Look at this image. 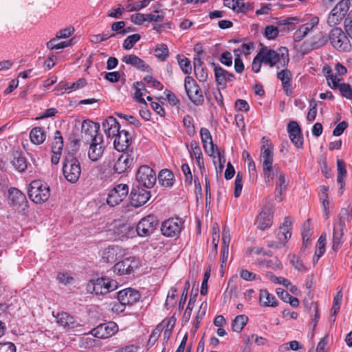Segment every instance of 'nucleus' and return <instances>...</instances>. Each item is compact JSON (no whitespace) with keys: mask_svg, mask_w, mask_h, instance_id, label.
Returning a JSON list of instances; mask_svg holds the SVG:
<instances>
[{"mask_svg":"<svg viewBox=\"0 0 352 352\" xmlns=\"http://www.w3.org/2000/svg\"><path fill=\"white\" fill-rule=\"evenodd\" d=\"M63 173L69 182L74 184L78 181L81 174V166L78 160L74 155L69 153L65 156Z\"/></svg>","mask_w":352,"mask_h":352,"instance_id":"f257e3e1","label":"nucleus"},{"mask_svg":"<svg viewBox=\"0 0 352 352\" xmlns=\"http://www.w3.org/2000/svg\"><path fill=\"white\" fill-rule=\"evenodd\" d=\"M118 282L107 277L91 280L87 285V290L96 295L107 294L118 288Z\"/></svg>","mask_w":352,"mask_h":352,"instance_id":"f03ea898","label":"nucleus"},{"mask_svg":"<svg viewBox=\"0 0 352 352\" xmlns=\"http://www.w3.org/2000/svg\"><path fill=\"white\" fill-rule=\"evenodd\" d=\"M50 187L47 184L41 180L32 181L28 189L30 199L36 204H41L46 201L50 196Z\"/></svg>","mask_w":352,"mask_h":352,"instance_id":"7ed1b4c3","label":"nucleus"},{"mask_svg":"<svg viewBox=\"0 0 352 352\" xmlns=\"http://www.w3.org/2000/svg\"><path fill=\"white\" fill-rule=\"evenodd\" d=\"M263 63L274 67L277 63L280 62L282 66L285 67L289 63L288 51L285 47L280 48L275 51L274 50H267L263 54H261Z\"/></svg>","mask_w":352,"mask_h":352,"instance_id":"20e7f679","label":"nucleus"},{"mask_svg":"<svg viewBox=\"0 0 352 352\" xmlns=\"http://www.w3.org/2000/svg\"><path fill=\"white\" fill-rule=\"evenodd\" d=\"M329 41L332 46L340 52L350 50L351 45L349 40L342 29L338 28H333L329 34Z\"/></svg>","mask_w":352,"mask_h":352,"instance_id":"39448f33","label":"nucleus"},{"mask_svg":"<svg viewBox=\"0 0 352 352\" xmlns=\"http://www.w3.org/2000/svg\"><path fill=\"white\" fill-rule=\"evenodd\" d=\"M350 5V0L340 1L330 12L327 21V24L331 27L339 24L345 17Z\"/></svg>","mask_w":352,"mask_h":352,"instance_id":"423d86ee","label":"nucleus"},{"mask_svg":"<svg viewBox=\"0 0 352 352\" xmlns=\"http://www.w3.org/2000/svg\"><path fill=\"white\" fill-rule=\"evenodd\" d=\"M135 179L138 185L146 188H152L156 182L155 172L147 165L140 166L137 170Z\"/></svg>","mask_w":352,"mask_h":352,"instance_id":"0eeeda50","label":"nucleus"},{"mask_svg":"<svg viewBox=\"0 0 352 352\" xmlns=\"http://www.w3.org/2000/svg\"><path fill=\"white\" fill-rule=\"evenodd\" d=\"M184 87L189 99L195 105L203 104L204 98L202 91L196 81L190 76L185 78Z\"/></svg>","mask_w":352,"mask_h":352,"instance_id":"6e6552de","label":"nucleus"},{"mask_svg":"<svg viewBox=\"0 0 352 352\" xmlns=\"http://www.w3.org/2000/svg\"><path fill=\"white\" fill-rule=\"evenodd\" d=\"M183 223V221L178 217L166 219L162 223V234L167 237H177L181 232Z\"/></svg>","mask_w":352,"mask_h":352,"instance_id":"1a4fd4ad","label":"nucleus"},{"mask_svg":"<svg viewBox=\"0 0 352 352\" xmlns=\"http://www.w3.org/2000/svg\"><path fill=\"white\" fill-rule=\"evenodd\" d=\"M135 162V153L132 151H124L114 164V170L118 174L124 173Z\"/></svg>","mask_w":352,"mask_h":352,"instance_id":"9d476101","label":"nucleus"},{"mask_svg":"<svg viewBox=\"0 0 352 352\" xmlns=\"http://www.w3.org/2000/svg\"><path fill=\"white\" fill-rule=\"evenodd\" d=\"M128 192L129 187L126 184L117 185L108 192L107 204L111 207L120 204L126 198Z\"/></svg>","mask_w":352,"mask_h":352,"instance_id":"9b49d317","label":"nucleus"},{"mask_svg":"<svg viewBox=\"0 0 352 352\" xmlns=\"http://www.w3.org/2000/svg\"><path fill=\"white\" fill-rule=\"evenodd\" d=\"M158 225V220L153 215H147L142 218L136 226V231L139 236H146L151 234Z\"/></svg>","mask_w":352,"mask_h":352,"instance_id":"f8f14e48","label":"nucleus"},{"mask_svg":"<svg viewBox=\"0 0 352 352\" xmlns=\"http://www.w3.org/2000/svg\"><path fill=\"white\" fill-rule=\"evenodd\" d=\"M8 204L20 212L24 211L28 207L25 195L16 188H10L8 190Z\"/></svg>","mask_w":352,"mask_h":352,"instance_id":"ddd939ff","label":"nucleus"},{"mask_svg":"<svg viewBox=\"0 0 352 352\" xmlns=\"http://www.w3.org/2000/svg\"><path fill=\"white\" fill-rule=\"evenodd\" d=\"M131 204L135 208L145 204L151 197V192L144 189L139 185L133 186L131 194Z\"/></svg>","mask_w":352,"mask_h":352,"instance_id":"4468645a","label":"nucleus"},{"mask_svg":"<svg viewBox=\"0 0 352 352\" xmlns=\"http://www.w3.org/2000/svg\"><path fill=\"white\" fill-rule=\"evenodd\" d=\"M118 330V327L113 322H109L98 325L91 330V333L94 337L105 339L113 336Z\"/></svg>","mask_w":352,"mask_h":352,"instance_id":"2eb2a0df","label":"nucleus"},{"mask_svg":"<svg viewBox=\"0 0 352 352\" xmlns=\"http://www.w3.org/2000/svg\"><path fill=\"white\" fill-rule=\"evenodd\" d=\"M52 315L56 319L57 324L65 330H69L80 326L78 321L69 314L61 311L56 314L54 312Z\"/></svg>","mask_w":352,"mask_h":352,"instance_id":"dca6fc26","label":"nucleus"},{"mask_svg":"<svg viewBox=\"0 0 352 352\" xmlns=\"http://www.w3.org/2000/svg\"><path fill=\"white\" fill-rule=\"evenodd\" d=\"M104 148L103 136L95 137L89 145L88 157L92 162L98 161L102 156Z\"/></svg>","mask_w":352,"mask_h":352,"instance_id":"f3484780","label":"nucleus"},{"mask_svg":"<svg viewBox=\"0 0 352 352\" xmlns=\"http://www.w3.org/2000/svg\"><path fill=\"white\" fill-rule=\"evenodd\" d=\"M118 300L122 305H132L140 298V293L132 288H126L118 293Z\"/></svg>","mask_w":352,"mask_h":352,"instance_id":"a211bd4d","label":"nucleus"},{"mask_svg":"<svg viewBox=\"0 0 352 352\" xmlns=\"http://www.w3.org/2000/svg\"><path fill=\"white\" fill-rule=\"evenodd\" d=\"M115 137L113 142L115 148L119 152L126 151L132 141L129 132L126 130H119Z\"/></svg>","mask_w":352,"mask_h":352,"instance_id":"6ab92c4d","label":"nucleus"},{"mask_svg":"<svg viewBox=\"0 0 352 352\" xmlns=\"http://www.w3.org/2000/svg\"><path fill=\"white\" fill-rule=\"evenodd\" d=\"M137 267V261L133 257H129L118 262L113 267L114 272L119 275L131 274Z\"/></svg>","mask_w":352,"mask_h":352,"instance_id":"aec40b11","label":"nucleus"},{"mask_svg":"<svg viewBox=\"0 0 352 352\" xmlns=\"http://www.w3.org/2000/svg\"><path fill=\"white\" fill-rule=\"evenodd\" d=\"M212 65L214 66L215 80L218 85L226 87L227 82H232L236 79L234 74L229 73L221 67L216 65L214 63H212Z\"/></svg>","mask_w":352,"mask_h":352,"instance_id":"412c9836","label":"nucleus"},{"mask_svg":"<svg viewBox=\"0 0 352 352\" xmlns=\"http://www.w3.org/2000/svg\"><path fill=\"white\" fill-rule=\"evenodd\" d=\"M287 132L291 141L297 148L302 146L303 141L301 134V129L296 121H291L287 125Z\"/></svg>","mask_w":352,"mask_h":352,"instance_id":"4be33fe9","label":"nucleus"},{"mask_svg":"<svg viewBox=\"0 0 352 352\" xmlns=\"http://www.w3.org/2000/svg\"><path fill=\"white\" fill-rule=\"evenodd\" d=\"M122 254V250L120 246L111 245L102 250V258L106 263H113Z\"/></svg>","mask_w":352,"mask_h":352,"instance_id":"5701e85b","label":"nucleus"},{"mask_svg":"<svg viewBox=\"0 0 352 352\" xmlns=\"http://www.w3.org/2000/svg\"><path fill=\"white\" fill-rule=\"evenodd\" d=\"M99 130L100 124L98 123L94 122L91 120H84L82 123L81 133L91 140H93V138H95V137L102 136L98 134Z\"/></svg>","mask_w":352,"mask_h":352,"instance_id":"b1692460","label":"nucleus"},{"mask_svg":"<svg viewBox=\"0 0 352 352\" xmlns=\"http://www.w3.org/2000/svg\"><path fill=\"white\" fill-rule=\"evenodd\" d=\"M277 78L281 81L283 89L287 96H291L293 93L292 89V73L289 69H283L277 73Z\"/></svg>","mask_w":352,"mask_h":352,"instance_id":"393cba45","label":"nucleus"},{"mask_svg":"<svg viewBox=\"0 0 352 352\" xmlns=\"http://www.w3.org/2000/svg\"><path fill=\"white\" fill-rule=\"evenodd\" d=\"M273 213L270 210L262 211L257 216L255 225L261 230H265L272 225Z\"/></svg>","mask_w":352,"mask_h":352,"instance_id":"a878e982","label":"nucleus"},{"mask_svg":"<svg viewBox=\"0 0 352 352\" xmlns=\"http://www.w3.org/2000/svg\"><path fill=\"white\" fill-rule=\"evenodd\" d=\"M102 129L107 137H114L120 130V124L113 116H109L102 122Z\"/></svg>","mask_w":352,"mask_h":352,"instance_id":"bb28decb","label":"nucleus"},{"mask_svg":"<svg viewBox=\"0 0 352 352\" xmlns=\"http://www.w3.org/2000/svg\"><path fill=\"white\" fill-rule=\"evenodd\" d=\"M277 181L276 184L274 198L276 201L280 202L283 200L282 194L286 191L287 182L285 175L283 172L276 173Z\"/></svg>","mask_w":352,"mask_h":352,"instance_id":"cd10ccee","label":"nucleus"},{"mask_svg":"<svg viewBox=\"0 0 352 352\" xmlns=\"http://www.w3.org/2000/svg\"><path fill=\"white\" fill-rule=\"evenodd\" d=\"M122 60L126 64L131 65L142 71H148L149 67L142 59L135 54L126 55L122 58Z\"/></svg>","mask_w":352,"mask_h":352,"instance_id":"c85d7f7f","label":"nucleus"},{"mask_svg":"<svg viewBox=\"0 0 352 352\" xmlns=\"http://www.w3.org/2000/svg\"><path fill=\"white\" fill-rule=\"evenodd\" d=\"M190 148L192 153H191V155H194L196 160L197 164L200 169L201 173L203 174L204 170H205L204 158L202 156L201 150L198 144V143L192 140L190 142Z\"/></svg>","mask_w":352,"mask_h":352,"instance_id":"c756f323","label":"nucleus"},{"mask_svg":"<svg viewBox=\"0 0 352 352\" xmlns=\"http://www.w3.org/2000/svg\"><path fill=\"white\" fill-rule=\"evenodd\" d=\"M260 159L263 167L273 166V152L268 146H262Z\"/></svg>","mask_w":352,"mask_h":352,"instance_id":"7c9ffc66","label":"nucleus"},{"mask_svg":"<svg viewBox=\"0 0 352 352\" xmlns=\"http://www.w3.org/2000/svg\"><path fill=\"white\" fill-rule=\"evenodd\" d=\"M31 142L36 145L42 144L46 139L45 131L41 127H34L30 133Z\"/></svg>","mask_w":352,"mask_h":352,"instance_id":"2f4dec72","label":"nucleus"},{"mask_svg":"<svg viewBox=\"0 0 352 352\" xmlns=\"http://www.w3.org/2000/svg\"><path fill=\"white\" fill-rule=\"evenodd\" d=\"M159 183L166 187H170L174 183V175L168 169H163L158 174Z\"/></svg>","mask_w":352,"mask_h":352,"instance_id":"473e14b6","label":"nucleus"},{"mask_svg":"<svg viewBox=\"0 0 352 352\" xmlns=\"http://www.w3.org/2000/svg\"><path fill=\"white\" fill-rule=\"evenodd\" d=\"M259 301L265 307H276L277 302L274 295L269 293L267 289H261L259 294Z\"/></svg>","mask_w":352,"mask_h":352,"instance_id":"72a5a7b5","label":"nucleus"},{"mask_svg":"<svg viewBox=\"0 0 352 352\" xmlns=\"http://www.w3.org/2000/svg\"><path fill=\"white\" fill-rule=\"evenodd\" d=\"M12 164L16 170L20 173L24 172L28 168V162L25 157L17 151L13 154Z\"/></svg>","mask_w":352,"mask_h":352,"instance_id":"f704fd0d","label":"nucleus"},{"mask_svg":"<svg viewBox=\"0 0 352 352\" xmlns=\"http://www.w3.org/2000/svg\"><path fill=\"white\" fill-rule=\"evenodd\" d=\"M200 136L202 143H205L206 141H208V144L210 151V155L212 156L214 153L215 151H217V150L219 149L217 146L215 144H214L212 139V135L209 130L206 128H201L200 130Z\"/></svg>","mask_w":352,"mask_h":352,"instance_id":"c9c22d12","label":"nucleus"},{"mask_svg":"<svg viewBox=\"0 0 352 352\" xmlns=\"http://www.w3.org/2000/svg\"><path fill=\"white\" fill-rule=\"evenodd\" d=\"M342 225L340 223L339 228L335 226L333 229L332 249L334 251H337L340 248L342 243Z\"/></svg>","mask_w":352,"mask_h":352,"instance_id":"e433bc0d","label":"nucleus"},{"mask_svg":"<svg viewBox=\"0 0 352 352\" xmlns=\"http://www.w3.org/2000/svg\"><path fill=\"white\" fill-rule=\"evenodd\" d=\"M337 182L340 184V189L343 190L344 186V178L346 175V170L345 163L339 159L337 160Z\"/></svg>","mask_w":352,"mask_h":352,"instance_id":"4c0bfd02","label":"nucleus"},{"mask_svg":"<svg viewBox=\"0 0 352 352\" xmlns=\"http://www.w3.org/2000/svg\"><path fill=\"white\" fill-rule=\"evenodd\" d=\"M248 321V318L245 315H239L232 321V328L234 331L239 333L242 331Z\"/></svg>","mask_w":352,"mask_h":352,"instance_id":"58836bf2","label":"nucleus"},{"mask_svg":"<svg viewBox=\"0 0 352 352\" xmlns=\"http://www.w3.org/2000/svg\"><path fill=\"white\" fill-rule=\"evenodd\" d=\"M329 41V37L327 38L324 34L322 32H319L316 34L311 40V46L312 49H318L323 45H324L327 41Z\"/></svg>","mask_w":352,"mask_h":352,"instance_id":"ea45409f","label":"nucleus"},{"mask_svg":"<svg viewBox=\"0 0 352 352\" xmlns=\"http://www.w3.org/2000/svg\"><path fill=\"white\" fill-rule=\"evenodd\" d=\"M177 59L180 69L185 74H190L192 72V66L190 60L184 56L178 54Z\"/></svg>","mask_w":352,"mask_h":352,"instance_id":"a19ab883","label":"nucleus"},{"mask_svg":"<svg viewBox=\"0 0 352 352\" xmlns=\"http://www.w3.org/2000/svg\"><path fill=\"white\" fill-rule=\"evenodd\" d=\"M169 54V50L166 44H157L155 48V56L160 60L164 61Z\"/></svg>","mask_w":352,"mask_h":352,"instance_id":"79ce46f5","label":"nucleus"},{"mask_svg":"<svg viewBox=\"0 0 352 352\" xmlns=\"http://www.w3.org/2000/svg\"><path fill=\"white\" fill-rule=\"evenodd\" d=\"M276 235L280 243H282L283 245L285 244L287 240L291 237L292 233L290 230H287L285 227H279L276 231Z\"/></svg>","mask_w":352,"mask_h":352,"instance_id":"37998d69","label":"nucleus"},{"mask_svg":"<svg viewBox=\"0 0 352 352\" xmlns=\"http://www.w3.org/2000/svg\"><path fill=\"white\" fill-rule=\"evenodd\" d=\"M63 148V138L59 131H56L52 144V151L62 152Z\"/></svg>","mask_w":352,"mask_h":352,"instance_id":"c03bdc74","label":"nucleus"},{"mask_svg":"<svg viewBox=\"0 0 352 352\" xmlns=\"http://www.w3.org/2000/svg\"><path fill=\"white\" fill-rule=\"evenodd\" d=\"M133 87L135 89V97L138 100V101L140 103L146 104L145 100L142 98L143 92L142 91H144L146 92V89H145V87L142 82H135L133 83Z\"/></svg>","mask_w":352,"mask_h":352,"instance_id":"a18cd8bd","label":"nucleus"},{"mask_svg":"<svg viewBox=\"0 0 352 352\" xmlns=\"http://www.w3.org/2000/svg\"><path fill=\"white\" fill-rule=\"evenodd\" d=\"M71 41L58 42L56 38H52L47 43V47L51 50L63 49L70 45Z\"/></svg>","mask_w":352,"mask_h":352,"instance_id":"49530a36","label":"nucleus"},{"mask_svg":"<svg viewBox=\"0 0 352 352\" xmlns=\"http://www.w3.org/2000/svg\"><path fill=\"white\" fill-rule=\"evenodd\" d=\"M141 36L138 34H134L126 37L124 41L123 47L125 50H131L134 45L140 39Z\"/></svg>","mask_w":352,"mask_h":352,"instance_id":"de8ad7c7","label":"nucleus"},{"mask_svg":"<svg viewBox=\"0 0 352 352\" xmlns=\"http://www.w3.org/2000/svg\"><path fill=\"white\" fill-rule=\"evenodd\" d=\"M342 299V292L339 291L338 292H337V294L334 296L333 305L331 308V315L332 316H336V314L338 312V311L340 308Z\"/></svg>","mask_w":352,"mask_h":352,"instance_id":"09e8293b","label":"nucleus"},{"mask_svg":"<svg viewBox=\"0 0 352 352\" xmlns=\"http://www.w3.org/2000/svg\"><path fill=\"white\" fill-rule=\"evenodd\" d=\"M243 188V177L242 175L239 172L236 176L234 182V197H239L241 193Z\"/></svg>","mask_w":352,"mask_h":352,"instance_id":"8fccbe9b","label":"nucleus"},{"mask_svg":"<svg viewBox=\"0 0 352 352\" xmlns=\"http://www.w3.org/2000/svg\"><path fill=\"white\" fill-rule=\"evenodd\" d=\"M327 80L331 89H339V86L341 84L340 82L342 80V78H338L336 74H331L327 76Z\"/></svg>","mask_w":352,"mask_h":352,"instance_id":"3c124183","label":"nucleus"},{"mask_svg":"<svg viewBox=\"0 0 352 352\" xmlns=\"http://www.w3.org/2000/svg\"><path fill=\"white\" fill-rule=\"evenodd\" d=\"M266 276L274 283L281 284L286 287H288L290 285V281L288 279L283 277H278L272 274L271 272L267 273Z\"/></svg>","mask_w":352,"mask_h":352,"instance_id":"603ef678","label":"nucleus"},{"mask_svg":"<svg viewBox=\"0 0 352 352\" xmlns=\"http://www.w3.org/2000/svg\"><path fill=\"white\" fill-rule=\"evenodd\" d=\"M116 34L113 33H106L103 34H94L91 36V41L94 43H98L107 40L109 38L113 37Z\"/></svg>","mask_w":352,"mask_h":352,"instance_id":"864d4df0","label":"nucleus"},{"mask_svg":"<svg viewBox=\"0 0 352 352\" xmlns=\"http://www.w3.org/2000/svg\"><path fill=\"white\" fill-rule=\"evenodd\" d=\"M234 4L236 9L234 10L237 12L245 13L248 10L251 9V4L245 3L244 0H235Z\"/></svg>","mask_w":352,"mask_h":352,"instance_id":"5fc2aeb1","label":"nucleus"},{"mask_svg":"<svg viewBox=\"0 0 352 352\" xmlns=\"http://www.w3.org/2000/svg\"><path fill=\"white\" fill-rule=\"evenodd\" d=\"M341 95L347 99H352V88L349 84L341 83L339 86Z\"/></svg>","mask_w":352,"mask_h":352,"instance_id":"6e6d98bb","label":"nucleus"},{"mask_svg":"<svg viewBox=\"0 0 352 352\" xmlns=\"http://www.w3.org/2000/svg\"><path fill=\"white\" fill-rule=\"evenodd\" d=\"M182 170L185 175V184L187 185H191L192 182V175L189 166L187 164L182 165Z\"/></svg>","mask_w":352,"mask_h":352,"instance_id":"4d7b16f0","label":"nucleus"},{"mask_svg":"<svg viewBox=\"0 0 352 352\" xmlns=\"http://www.w3.org/2000/svg\"><path fill=\"white\" fill-rule=\"evenodd\" d=\"M278 30L276 26L267 25L265 29V36L268 39H274L278 34Z\"/></svg>","mask_w":352,"mask_h":352,"instance_id":"13d9d810","label":"nucleus"},{"mask_svg":"<svg viewBox=\"0 0 352 352\" xmlns=\"http://www.w3.org/2000/svg\"><path fill=\"white\" fill-rule=\"evenodd\" d=\"M302 348V345L300 343L296 340L291 341L289 343H285L280 346V351L284 350H292L297 351L299 349Z\"/></svg>","mask_w":352,"mask_h":352,"instance_id":"bf43d9fd","label":"nucleus"},{"mask_svg":"<svg viewBox=\"0 0 352 352\" xmlns=\"http://www.w3.org/2000/svg\"><path fill=\"white\" fill-rule=\"evenodd\" d=\"M302 237L305 238L306 240H309L311 236V228L310 219H307L302 225Z\"/></svg>","mask_w":352,"mask_h":352,"instance_id":"052dcab7","label":"nucleus"},{"mask_svg":"<svg viewBox=\"0 0 352 352\" xmlns=\"http://www.w3.org/2000/svg\"><path fill=\"white\" fill-rule=\"evenodd\" d=\"M144 81L147 84H151L153 88H155L158 90H162L163 89V85L152 76H146L144 78Z\"/></svg>","mask_w":352,"mask_h":352,"instance_id":"680f3d73","label":"nucleus"},{"mask_svg":"<svg viewBox=\"0 0 352 352\" xmlns=\"http://www.w3.org/2000/svg\"><path fill=\"white\" fill-rule=\"evenodd\" d=\"M262 63L263 60L261 58V51H260L253 59L252 69L254 72L258 73L261 69Z\"/></svg>","mask_w":352,"mask_h":352,"instance_id":"e2e57ef3","label":"nucleus"},{"mask_svg":"<svg viewBox=\"0 0 352 352\" xmlns=\"http://www.w3.org/2000/svg\"><path fill=\"white\" fill-rule=\"evenodd\" d=\"M220 61L222 64L225 65L226 66H231L232 64V54L228 51L223 52L220 57Z\"/></svg>","mask_w":352,"mask_h":352,"instance_id":"0e129e2a","label":"nucleus"},{"mask_svg":"<svg viewBox=\"0 0 352 352\" xmlns=\"http://www.w3.org/2000/svg\"><path fill=\"white\" fill-rule=\"evenodd\" d=\"M197 78L200 82H205L208 78V73L204 67H197L194 69Z\"/></svg>","mask_w":352,"mask_h":352,"instance_id":"69168bd1","label":"nucleus"},{"mask_svg":"<svg viewBox=\"0 0 352 352\" xmlns=\"http://www.w3.org/2000/svg\"><path fill=\"white\" fill-rule=\"evenodd\" d=\"M235 108L237 111L247 112L250 109V106L245 100L238 99L235 102Z\"/></svg>","mask_w":352,"mask_h":352,"instance_id":"338daca9","label":"nucleus"},{"mask_svg":"<svg viewBox=\"0 0 352 352\" xmlns=\"http://www.w3.org/2000/svg\"><path fill=\"white\" fill-rule=\"evenodd\" d=\"M0 352H16V346L12 342H0Z\"/></svg>","mask_w":352,"mask_h":352,"instance_id":"774afa93","label":"nucleus"}]
</instances>
